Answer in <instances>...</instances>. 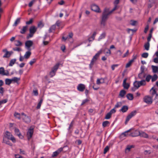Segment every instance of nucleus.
<instances>
[{
	"mask_svg": "<svg viewBox=\"0 0 158 158\" xmlns=\"http://www.w3.org/2000/svg\"><path fill=\"white\" fill-rule=\"evenodd\" d=\"M127 97L128 99L130 100H132L133 98V95L131 94H127Z\"/></svg>",
	"mask_w": 158,
	"mask_h": 158,
	"instance_id": "obj_33",
	"label": "nucleus"
},
{
	"mask_svg": "<svg viewBox=\"0 0 158 158\" xmlns=\"http://www.w3.org/2000/svg\"><path fill=\"white\" fill-rule=\"evenodd\" d=\"M140 131L136 130L130 134V136L132 137H136L139 136Z\"/></svg>",
	"mask_w": 158,
	"mask_h": 158,
	"instance_id": "obj_13",
	"label": "nucleus"
},
{
	"mask_svg": "<svg viewBox=\"0 0 158 158\" xmlns=\"http://www.w3.org/2000/svg\"><path fill=\"white\" fill-rule=\"evenodd\" d=\"M5 136L8 139L11 140L13 142L15 143L16 142L15 138L10 132L8 131H6L5 133Z\"/></svg>",
	"mask_w": 158,
	"mask_h": 158,
	"instance_id": "obj_4",
	"label": "nucleus"
},
{
	"mask_svg": "<svg viewBox=\"0 0 158 158\" xmlns=\"http://www.w3.org/2000/svg\"><path fill=\"white\" fill-rule=\"evenodd\" d=\"M13 49L15 51H17L18 52L22 50V49L18 47L13 48Z\"/></svg>",
	"mask_w": 158,
	"mask_h": 158,
	"instance_id": "obj_52",
	"label": "nucleus"
},
{
	"mask_svg": "<svg viewBox=\"0 0 158 158\" xmlns=\"http://www.w3.org/2000/svg\"><path fill=\"white\" fill-rule=\"evenodd\" d=\"M128 109V107L127 106H123L122 107L121 109V110L123 112H126L127 110Z\"/></svg>",
	"mask_w": 158,
	"mask_h": 158,
	"instance_id": "obj_29",
	"label": "nucleus"
},
{
	"mask_svg": "<svg viewBox=\"0 0 158 158\" xmlns=\"http://www.w3.org/2000/svg\"><path fill=\"white\" fill-rule=\"evenodd\" d=\"M144 102L148 104H151L152 102V98L149 96H146L143 98Z\"/></svg>",
	"mask_w": 158,
	"mask_h": 158,
	"instance_id": "obj_6",
	"label": "nucleus"
},
{
	"mask_svg": "<svg viewBox=\"0 0 158 158\" xmlns=\"http://www.w3.org/2000/svg\"><path fill=\"white\" fill-rule=\"evenodd\" d=\"M148 28H149V25L148 24L146 26V27L145 28V29L144 30V33H146L147 32L148 29Z\"/></svg>",
	"mask_w": 158,
	"mask_h": 158,
	"instance_id": "obj_60",
	"label": "nucleus"
},
{
	"mask_svg": "<svg viewBox=\"0 0 158 158\" xmlns=\"http://www.w3.org/2000/svg\"><path fill=\"white\" fill-rule=\"evenodd\" d=\"M106 78H101L100 79H97L96 81V84L97 85H99L101 84L104 83L105 79Z\"/></svg>",
	"mask_w": 158,
	"mask_h": 158,
	"instance_id": "obj_17",
	"label": "nucleus"
},
{
	"mask_svg": "<svg viewBox=\"0 0 158 158\" xmlns=\"http://www.w3.org/2000/svg\"><path fill=\"white\" fill-rule=\"evenodd\" d=\"M111 114L110 113H108L106 115L105 118L106 119H109L111 117Z\"/></svg>",
	"mask_w": 158,
	"mask_h": 158,
	"instance_id": "obj_42",
	"label": "nucleus"
},
{
	"mask_svg": "<svg viewBox=\"0 0 158 158\" xmlns=\"http://www.w3.org/2000/svg\"><path fill=\"white\" fill-rule=\"evenodd\" d=\"M15 134L21 138H22L23 137L22 135L19 132V129L15 128Z\"/></svg>",
	"mask_w": 158,
	"mask_h": 158,
	"instance_id": "obj_21",
	"label": "nucleus"
},
{
	"mask_svg": "<svg viewBox=\"0 0 158 158\" xmlns=\"http://www.w3.org/2000/svg\"><path fill=\"white\" fill-rule=\"evenodd\" d=\"M137 23V21H131V24L133 26H134L136 25V24Z\"/></svg>",
	"mask_w": 158,
	"mask_h": 158,
	"instance_id": "obj_61",
	"label": "nucleus"
},
{
	"mask_svg": "<svg viewBox=\"0 0 158 158\" xmlns=\"http://www.w3.org/2000/svg\"><path fill=\"white\" fill-rule=\"evenodd\" d=\"M55 73H55V72L51 70V71L50 72V73H49V75L50 76V77H53L55 75Z\"/></svg>",
	"mask_w": 158,
	"mask_h": 158,
	"instance_id": "obj_51",
	"label": "nucleus"
},
{
	"mask_svg": "<svg viewBox=\"0 0 158 158\" xmlns=\"http://www.w3.org/2000/svg\"><path fill=\"white\" fill-rule=\"evenodd\" d=\"M15 45L17 46H22V42L19 40H16L15 41Z\"/></svg>",
	"mask_w": 158,
	"mask_h": 158,
	"instance_id": "obj_37",
	"label": "nucleus"
},
{
	"mask_svg": "<svg viewBox=\"0 0 158 158\" xmlns=\"http://www.w3.org/2000/svg\"><path fill=\"white\" fill-rule=\"evenodd\" d=\"M33 92L34 95L35 96H37L38 95V91L37 90H34Z\"/></svg>",
	"mask_w": 158,
	"mask_h": 158,
	"instance_id": "obj_63",
	"label": "nucleus"
},
{
	"mask_svg": "<svg viewBox=\"0 0 158 158\" xmlns=\"http://www.w3.org/2000/svg\"><path fill=\"white\" fill-rule=\"evenodd\" d=\"M102 52V49L100 50L93 56L89 64V67L90 69H92L94 63L96 61Z\"/></svg>",
	"mask_w": 158,
	"mask_h": 158,
	"instance_id": "obj_1",
	"label": "nucleus"
},
{
	"mask_svg": "<svg viewBox=\"0 0 158 158\" xmlns=\"http://www.w3.org/2000/svg\"><path fill=\"white\" fill-rule=\"evenodd\" d=\"M56 25H52L49 28V32H51L54 31L56 29Z\"/></svg>",
	"mask_w": 158,
	"mask_h": 158,
	"instance_id": "obj_30",
	"label": "nucleus"
},
{
	"mask_svg": "<svg viewBox=\"0 0 158 158\" xmlns=\"http://www.w3.org/2000/svg\"><path fill=\"white\" fill-rule=\"evenodd\" d=\"M42 102H43V100L42 99H41L40 100L39 102V103L36 107L37 109H39L40 108V106H41L42 103Z\"/></svg>",
	"mask_w": 158,
	"mask_h": 158,
	"instance_id": "obj_43",
	"label": "nucleus"
},
{
	"mask_svg": "<svg viewBox=\"0 0 158 158\" xmlns=\"http://www.w3.org/2000/svg\"><path fill=\"white\" fill-rule=\"evenodd\" d=\"M31 52L30 51L27 52L24 55V57L26 59H28L30 56Z\"/></svg>",
	"mask_w": 158,
	"mask_h": 158,
	"instance_id": "obj_24",
	"label": "nucleus"
},
{
	"mask_svg": "<svg viewBox=\"0 0 158 158\" xmlns=\"http://www.w3.org/2000/svg\"><path fill=\"white\" fill-rule=\"evenodd\" d=\"M121 103L120 102H117L115 106V108H117L121 106Z\"/></svg>",
	"mask_w": 158,
	"mask_h": 158,
	"instance_id": "obj_56",
	"label": "nucleus"
},
{
	"mask_svg": "<svg viewBox=\"0 0 158 158\" xmlns=\"http://www.w3.org/2000/svg\"><path fill=\"white\" fill-rule=\"evenodd\" d=\"M101 24L103 26H105L106 24V20L102 19Z\"/></svg>",
	"mask_w": 158,
	"mask_h": 158,
	"instance_id": "obj_48",
	"label": "nucleus"
},
{
	"mask_svg": "<svg viewBox=\"0 0 158 158\" xmlns=\"http://www.w3.org/2000/svg\"><path fill=\"white\" fill-rule=\"evenodd\" d=\"M36 30L37 28L35 26H32L30 28V32L34 34L36 31Z\"/></svg>",
	"mask_w": 158,
	"mask_h": 158,
	"instance_id": "obj_19",
	"label": "nucleus"
},
{
	"mask_svg": "<svg viewBox=\"0 0 158 158\" xmlns=\"http://www.w3.org/2000/svg\"><path fill=\"white\" fill-rule=\"evenodd\" d=\"M126 79H125L124 80L123 83V85L125 89H127L129 87V85L128 83H126Z\"/></svg>",
	"mask_w": 158,
	"mask_h": 158,
	"instance_id": "obj_18",
	"label": "nucleus"
},
{
	"mask_svg": "<svg viewBox=\"0 0 158 158\" xmlns=\"http://www.w3.org/2000/svg\"><path fill=\"white\" fill-rule=\"evenodd\" d=\"M133 62V60H130L127 63V64L126 65V68H127L130 67Z\"/></svg>",
	"mask_w": 158,
	"mask_h": 158,
	"instance_id": "obj_40",
	"label": "nucleus"
},
{
	"mask_svg": "<svg viewBox=\"0 0 158 158\" xmlns=\"http://www.w3.org/2000/svg\"><path fill=\"white\" fill-rule=\"evenodd\" d=\"M139 136L141 137L146 138H148V134L143 131H140Z\"/></svg>",
	"mask_w": 158,
	"mask_h": 158,
	"instance_id": "obj_16",
	"label": "nucleus"
},
{
	"mask_svg": "<svg viewBox=\"0 0 158 158\" xmlns=\"http://www.w3.org/2000/svg\"><path fill=\"white\" fill-rule=\"evenodd\" d=\"M22 118H23L24 121L26 123H29L30 122V118L27 116H26L23 113L21 114Z\"/></svg>",
	"mask_w": 158,
	"mask_h": 158,
	"instance_id": "obj_7",
	"label": "nucleus"
},
{
	"mask_svg": "<svg viewBox=\"0 0 158 158\" xmlns=\"http://www.w3.org/2000/svg\"><path fill=\"white\" fill-rule=\"evenodd\" d=\"M152 76L150 75H148L146 78V80L148 82H149L151 79Z\"/></svg>",
	"mask_w": 158,
	"mask_h": 158,
	"instance_id": "obj_49",
	"label": "nucleus"
},
{
	"mask_svg": "<svg viewBox=\"0 0 158 158\" xmlns=\"http://www.w3.org/2000/svg\"><path fill=\"white\" fill-rule=\"evenodd\" d=\"M33 21V19L32 18L29 21H27L26 22V24L27 25L30 24H31Z\"/></svg>",
	"mask_w": 158,
	"mask_h": 158,
	"instance_id": "obj_53",
	"label": "nucleus"
},
{
	"mask_svg": "<svg viewBox=\"0 0 158 158\" xmlns=\"http://www.w3.org/2000/svg\"><path fill=\"white\" fill-rule=\"evenodd\" d=\"M128 54L129 50H127L126 53L123 55V57L124 58L127 56L128 55Z\"/></svg>",
	"mask_w": 158,
	"mask_h": 158,
	"instance_id": "obj_64",
	"label": "nucleus"
},
{
	"mask_svg": "<svg viewBox=\"0 0 158 158\" xmlns=\"http://www.w3.org/2000/svg\"><path fill=\"white\" fill-rule=\"evenodd\" d=\"M157 89L156 88H155L154 87H152L150 90V92L151 95V97L152 98L155 95L156 96V94H157L156 92Z\"/></svg>",
	"mask_w": 158,
	"mask_h": 158,
	"instance_id": "obj_9",
	"label": "nucleus"
},
{
	"mask_svg": "<svg viewBox=\"0 0 158 158\" xmlns=\"http://www.w3.org/2000/svg\"><path fill=\"white\" fill-rule=\"evenodd\" d=\"M126 93V91L124 90H122L120 91L119 93V96L121 97H123Z\"/></svg>",
	"mask_w": 158,
	"mask_h": 158,
	"instance_id": "obj_39",
	"label": "nucleus"
},
{
	"mask_svg": "<svg viewBox=\"0 0 158 158\" xmlns=\"http://www.w3.org/2000/svg\"><path fill=\"white\" fill-rule=\"evenodd\" d=\"M11 82L12 83H18V82L20 80V78L17 77H14L11 79Z\"/></svg>",
	"mask_w": 158,
	"mask_h": 158,
	"instance_id": "obj_22",
	"label": "nucleus"
},
{
	"mask_svg": "<svg viewBox=\"0 0 158 158\" xmlns=\"http://www.w3.org/2000/svg\"><path fill=\"white\" fill-rule=\"evenodd\" d=\"M106 34L105 32H103L100 36L98 38V40L99 41L102 39L104 38L106 36Z\"/></svg>",
	"mask_w": 158,
	"mask_h": 158,
	"instance_id": "obj_28",
	"label": "nucleus"
},
{
	"mask_svg": "<svg viewBox=\"0 0 158 158\" xmlns=\"http://www.w3.org/2000/svg\"><path fill=\"white\" fill-rule=\"evenodd\" d=\"M44 26V24L41 22H39L38 24V27L40 28H42Z\"/></svg>",
	"mask_w": 158,
	"mask_h": 158,
	"instance_id": "obj_46",
	"label": "nucleus"
},
{
	"mask_svg": "<svg viewBox=\"0 0 158 158\" xmlns=\"http://www.w3.org/2000/svg\"><path fill=\"white\" fill-rule=\"evenodd\" d=\"M158 78V76L156 74L154 75L152 77L151 79L152 82L156 81Z\"/></svg>",
	"mask_w": 158,
	"mask_h": 158,
	"instance_id": "obj_38",
	"label": "nucleus"
},
{
	"mask_svg": "<svg viewBox=\"0 0 158 158\" xmlns=\"http://www.w3.org/2000/svg\"><path fill=\"white\" fill-rule=\"evenodd\" d=\"M130 130H131L130 129L129 130L125 131V132L123 133L122 134L121 136L123 137L130 136V135H129L130 134H128V133L130 131Z\"/></svg>",
	"mask_w": 158,
	"mask_h": 158,
	"instance_id": "obj_27",
	"label": "nucleus"
},
{
	"mask_svg": "<svg viewBox=\"0 0 158 158\" xmlns=\"http://www.w3.org/2000/svg\"><path fill=\"white\" fill-rule=\"evenodd\" d=\"M33 132V128L29 129L27 133V136L28 139L29 140L32 136Z\"/></svg>",
	"mask_w": 158,
	"mask_h": 158,
	"instance_id": "obj_11",
	"label": "nucleus"
},
{
	"mask_svg": "<svg viewBox=\"0 0 158 158\" xmlns=\"http://www.w3.org/2000/svg\"><path fill=\"white\" fill-rule=\"evenodd\" d=\"M149 46L150 44L149 42H148L145 44L144 45V47L145 49L147 51L149 49Z\"/></svg>",
	"mask_w": 158,
	"mask_h": 158,
	"instance_id": "obj_34",
	"label": "nucleus"
},
{
	"mask_svg": "<svg viewBox=\"0 0 158 158\" xmlns=\"http://www.w3.org/2000/svg\"><path fill=\"white\" fill-rule=\"evenodd\" d=\"M59 154V153L57 152L56 151L55 152H54L53 153V154H52V157H55V156H56L58 154Z\"/></svg>",
	"mask_w": 158,
	"mask_h": 158,
	"instance_id": "obj_62",
	"label": "nucleus"
},
{
	"mask_svg": "<svg viewBox=\"0 0 158 158\" xmlns=\"http://www.w3.org/2000/svg\"><path fill=\"white\" fill-rule=\"evenodd\" d=\"M91 8L92 10L97 12H101L100 10L99 7L96 5H93L91 6Z\"/></svg>",
	"mask_w": 158,
	"mask_h": 158,
	"instance_id": "obj_14",
	"label": "nucleus"
},
{
	"mask_svg": "<svg viewBox=\"0 0 158 158\" xmlns=\"http://www.w3.org/2000/svg\"><path fill=\"white\" fill-rule=\"evenodd\" d=\"M27 26H25L23 27L21 29L20 32L22 34H24L27 31Z\"/></svg>",
	"mask_w": 158,
	"mask_h": 158,
	"instance_id": "obj_23",
	"label": "nucleus"
},
{
	"mask_svg": "<svg viewBox=\"0 0 158 158\" xmlns=\"http://www.w3.org/2000/svg\"><path fill=\"white\" fill-rule=\"evenodd\" d=\"M111 14L109 9H105L103 13L102 19L106 21L108 18V16Z\"/></svg>",
	"mask_w": 158,
	"mask_h": 158,
	"instance_id": "obj_2",
	"label": "nucleus"
},
{
	"mask_svg": "<svg viewBox=\"0 0 158 158\" xmlns=\"http://www.w3.org/2000/svg\"><path fill=\"white\" fill-rule=\"evenodd\" d=\"M33 44V42L32 41L28 40L25 42V45L27 49L29 50L30 47Z\"/></svg>",
	"mask_w": 158,
	"mask_h": 158,
	"instance_id": "obj_15",
	"label": "nucleus"
},
{
	"mask_svg": "<svg viewBox=\"0 0 158 158\" xmlns=\"http://www.w3.org/2000/svg\"><path fill=\"white\" fill-rule=\"evenodd\" d=\"M145 84L146 82L144 80H142L140 81H135L134 83V87L136 89H138L141 85H144Z\"/></svg>",
	"mask_w": 158,
	"mask_h": 158,
	"instance_id": "obj_3",
	"label": "nucleus"
},
{
	"mask_svg": "<svg viewBox=\"0 0 158 158\" xmlns=\"http://www.w3.org/2000/svg\"><path fill=\"white\" fill-rule=\"evenodd\" d=\"M20 18H18L15 21V22L13 26H16L17 25L20 23Z\"/></svg>",
	"mask_w": 158,
	"mask_h": 158,
	"instance_id": "obj_41",
	"label": "nucleus"
},
{
	"mask_svg": "<svg viewBox=\"0 0 158 158\" xmlns=\"http://www.w3.org/2000/svg\"><path fill=\"white\" fill-rule=\"evenodd\" d=\"M14 116L16 118H17L19 119H20L21 115L19 113L15 112L14 114Z\"/></svg>",
	"mask_w": 158,
	"mask_h": 158,
	"instance_id": "obj_36",
	"label": "nucleus"
},
{
	"mask_svg": "<svg viewBox=\"0 0 158 158\" xmlns=\"http://www.w3.org/2000/svg\"><path fill=\"white\" fill-rule=\"evenodd\" d=\"M59 66V64H56L52 68V70L56 73Z\"/></svg>",
	"mask_w": 158,
	"mask_h": 158,
	"instance_id": "obj_26",
	"label": "nucleus"
},
{
	"mask_svg": "<svg viewBox=\"0 0 158 158\" xmlns=\"http://www.w3.org/2000/svg\"><path fill=\"white\" fill-rule=\"evenodd\" d=\"M35 61L36 60L35 59H33L32 60L30 61L29 64L31 65H32L35 62Z\"/></svg>",
	"mask_w": 158,
	"mask_h": 158,
	"instance_id": "obj_58",
	"label": "nucleus"
},
{
	"mask_svg": "<svg viewBox=\"0 0 158 158\" xmlns=\"http://www.w3.org/2000/svg\"><path fill=\"white\" fill-rule=\"evenodd\" d=\"M5 84L7 85H10L11 83H12L11 79L8 78H7L5 79Z\"/></svg>",
	"mask_w": 158,
	"mask_h": 158,
	"instance_id": "obj_35",
	"label": "nucleus"
},
{
	"mask_svg": "<svg viewBox=\"0 0 158 158\" xmlns=\"http://www.w3.org/2000/svg\"><path fill=\"white\" fill-rule=\"evenodd\" d=\"M148 56V53L145 52L143 53L141 55L144 58H147Z\"/></svg>",
	"mask_w": 158,
	"mask_h": 158,
	"instance_id": "obj_47",
	"label": "nucleus"
},
{
	"mask_svg": "<svg viewBox=\"0 0 158 158\" xmlns=\"http://www.w3.org/2000/svg\"><path fill=\"white\" fill-rule=\"evenodd\" d=\"M7 101V100L6 99H5L0 101V105H1L2 104L6 103Z\"/></svg>",
	"mask_w": 158,
	"mask_h": 158,
	"instance_id": "obj_50",
	"label": "nucleus"
},
{
	"mask_svg": "<svg viewBox=\"0 0 158 158\" xmlns=\"http://www.w3.org/2000/svg\"><path fill=\"white\" fill-rule=\"evenodd\" d=\"M133 147V146L132 145L127 146L126 148V152H129L130 151L131 149Z\"/></svg>",
	"mask_w": 158,
	"mask_h": 158,
	"instance_id": "obj_45",
	"label": "nucleus"
},
{
	"mask_svg": "<svg viewBox=\"0 0 158 158\" xmlns=\"http://www.w3.org/2000/svg\"><path fill=\"white\" fill-rule=\"evenodd\" d=\"M153 61L156 63L158 64V57L154 58Z\"/></svg>",
	"mask_w": 158,
	"mask_h": 158,
	"instance_id": "obj_57",
	"label": "nucleus"
},
{
	"mask_svg": "<svg viewBox=\"0 0 158 158\" xmlns=\"http://www.w3.org/2000/svg\"><path fill=\"white\" fill-rule=\"evenodd\" d=\"M110 124V123L109 121H104L102 123V126L103 127H104L109 126Z\"/></svg>",
	"mask_w": 158,
	"mask_h": 158,
	"instance_id": "obj_31",
	"label": "nucleus"
},
{
	"mask_svg": "<svg viewBox=\"0 0 158 158\" xmlns=\"http://www.w3.org/2000/svg\"><path fill=\"white\" fill-rule=\"evenodd\" d=\"M0 74L2 75L9 76V72L8 71L5 72L3 67H2L0 68Z\"/></svg>",
	"mask_w": 158,
	"mask_h": 158,
	"instance_id": "obj_10",
	"label": "nucleus"
},
{
	"mask_svg": "<svg viewBox=\"0 0 158 158\" xmlns=\"http://www.w3.org/2000/svg\"><path fill=\"white\" fill-rule=\"evenodd\" d=\"M137 113V112L136 110H134L131 112L127 116L126 121L125 124H126L129 120L131 119L133 117L135 116Z\"/></svg>",
	"mask_w": 158,
	"mask_h": 158,
	"instance_id": "obj_5",
	"label": "nucleus"
},
{
	"mask_svg": "<svg viewBox=\"0 0 158 158\" xmlns=\"http://www.w3.org/2000/svg\"><path fill=\"white\" fill-rule=\"evenodd\" d=\"M96 32H94L92 35L91 36L92 39V40H94L95 38V37L96 35Z\"/></svg>",
	"mask_w": 158,
	"mask_h": 158,
	"instance_id": "obj_59",
	"label": "nucleus"
},
{
	"mask_svg": "<svg viewBox=\"0 0 158 158\" xmlns=\"http://www.w3.org/2000/svg\"><path fill=\"white\" fill-rule=\"evenodd\" d=\"M152 68L153 73H156L158 72V66L154 65H152Z\"/></svg>",
	"mask_w": 158,
	"mask_h": 158,
	"instance_id": "obj_25",
	"label": "nucleus"
},
{
	"mask_svg": "<svg viewBox=\"0 0 158 158\" xmlns=\"http://www.w3.org/2000/svg\"><path fill=\"white\" fill-rule=\"evenodd\" d=\"M118 66V64H115L112 65L111 68L112 70H114L115 68V67H117Z\"/></svg>",
	"mask_w": 158,
	"mask_h": 158,
	"instance_id": "obj_54",
	"label": "nucleus"
},
{
	"mask_svg": "<svg viewBox=\"0 0 158 158\" xmlns=\"http://www.w3.org/2000/svg\"><path fill=\"white\" fill-rule=\"evenodd\" d=\"M109 147L107 146H106L104 149V153L105 154L106 152L109 150Z\"/></svg>",
	"mask_w": 158,
	"mask_h": 158,
	"instance_id": "obj_55",
	"label": "nucleus"
},
{
	"mask_svg": "<svg viewBox=\"0 0 158 158\" xmlns=\"http://www.w3.org/2000/svg\"><path fill=\"white\" fill-rule=\"evenodd\" d=\"M89 101V100L88 99H86L85 100H84L82 101V102L81 103V105L82 106L87 103Z\"/></svg>",
	"mask_w": 158,
	"mask_h": 158,
	"instance_id": "obj_44",
	"label": "nucleus"
},
{
	"mask_svg": "<svg viewBox=\"0 0 158 158\" xmlns=\"http://www.w3.org/2000/svg\"><path fill=\"white\" fill-rule=\"evenodd\" d=\"M85 85L82 84H80L77 86V90L80 92H83L85 89Z\"/></svg>",
	"mask_w": 158,
	"mask_h": 158,
	"instance_id": "obj_8",
	"label": "nucleus"
},
{
	"mask_svg": "<svg viewBox=\"0 0 158 158\" xmlns=\"http://www.w3.org/2000/svg\"><path fill=\"white\" fill-rule=\"evenodd\" d=\"M16 61V59H15L11 60L9 64V65L10 66H12L15 63Z\"/></svg>",
	"mask_w": 158,
	"mask_h": 158,
	"instance_id": "obj_32",
	"label": "nucleus"
},
{
	"mask_svg": "<svg viewBox=\"0 0 158 158\" xmlns=\"http://www.w3.org/2000/svg\"><path fill=\"white\" fill-rule=\"evenodd\" d=\"M4 52H5L6 53L4 54L3 56L4 58H8L9 57L10 55L13 53V52L12 51L8 52L7 51L6 49H4L3 50Z\"/></svg>",
	"mask_w": 158,
	"mask_h": 158,
	"instance_id": "obj_12",
	"label": "nucleus"
},
{
	"mask_svg": "<svg viewBox=\"0 0 158 158\" xmlns=\"http://www.w3.org/2000/svg\"><path fill=\"white\" fill-rule=\"evenodd\" d=\"M73 36V34L72 33H69L68 36L67 37H62V40L63 41H65L67 39H69V38H71Z\"/></svg>",
	"mask_w": 158,
	"mask_h": 158,
	"instance_id": "obj_20",
	"label": "nucleus"
}]
</instances>
